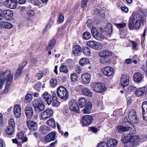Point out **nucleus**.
I'll use <instances>...</instances> for the list:
<instances>
[{
    "label": "nucleus",
    "mask_w": 147,
    "mask_h": 147,
    "mask_svg": "<svg viewBox=\"0 0 147 147\" xmlns=\"http://www.w3.org/2000/svg\"><path fill=\"white\" fill-rule=\"evenodd\" d=\"M141 68L142 70L145 72L147 74V65H142V66Z\"/></svg>",
    "instance_id": "61"
},
{
    "label": "nucleus",
    "mask_w": 147,
    "mask_h": 147,
    "mask_svg": "<svg viewBox=\"0 0 147 147\" xmlns=\"http://www.w3.org/2000/svg\"><path fill=\"white\" fill-rule=\"evenodd\" d=\"M26 124L28 128L31 131H35L38 129L37 124L34 121L28 120L26 121Z\"/></svg>",
    "instance_id": "13"
},
{
    "label": "nucleus",
    "mask_w": 147,
    "mask_h": 147,
    "mask_svg": "<svg viewBox=\"0 0 147 147\" xmlns=\"http://www.w3.org/2000/svg\"><path fill=\"white\" fill-rule=\"evenodd\" d=\"M101 72L105 75L110 76L114 74V70L110 67H104L101 69Z\"/></svg>",
    "instance_id": "10"
},
{
    "label": "nucleus",
    "mask_w": 147,
    "mask_h": 147,
    "mask_svg": "<svg viewBox=\"0 0 147 147\" xmlns=\"http://www.w3.org/2000/svg\"><path fill=\"white\" fill-rule=\"evenodd\" d=\"M133 78L134 81L136 82H140L143 79L142 75L139 72L136 73L134 75Z\"/></svg>",
    "instance_id": "27"
},
{
    "label": "nucleus",
    "mask_w": 147,
    "mask_h": 147,
    "mask_svg": "<svg viewBox=\"0 0 147 147\" xmlns=\"http://www.w3.org/2000/svg\"><path fill=\"white\" fill-rule=\"evenodd\" d=\"M13 113L16 118H19L21 115V106L19 105H16L14 107Z\"/></svg>",
    "instance_id": "17"
},
{
    "label": "nucleus",
    "mask_w": 147,
    "mask_h": 147,
    "mask_svg": "<svg viewBox=\"0 0 147 147\" xmlns=\"http://www.w3.org/2000/svg\"><path fill=\"white\" fill-rule=\"evenodd\" d=\"M145 92V88L142 87L137 89L135 92V94L138 96H141L144 94Z\"/></svg>",
    "instance_id": "30"
},
{
    "label": "nucleus",
    "mask_w": 147,
    "mask_h": 147,
    "mask_svg": "<svg viewBox=\"0 0 147 147\" xmlns=\"http://www.w3.org/2000/svg\"><path fill=\"white\" fill-rule=\"evenodd\" d=\"M96 14L98 15H101L103 13L102 10L100 8H96L94 11Z\"/></svg>",
    "instance_id": "52"
},
{
    "label": "nucleus",
    "mask_w": 147,
    "mask_h": 147,
    "mask_svg": "<svg viewBox=\"0 0 147 147\" xmlns=\"http://www.w3.org/2000/svg\"><path fill=\"white\" fill-rule=\"evenodd\" d=\"M64 18L63 13L62 12H60L58 18L59 21L61 22H63L64 20Z\"/></svg>",
    "instance_id": "54"
},
{
    "label": "nucleus",
    "mask_w": 147,
    "mask_h": 147,
    "mask_svg": "<svg viewBox=\"0 0 147 147\" xmlns=\"http://www.w3.org/2000/svg\"><path fill=\"white\" fill-rule=\"evenodd\" d=\"M22 70L23 69H21L20 67H18L16 70L15 75L14 78L15 79H16L18 78L19 76L22 75Z\"/></svg>",
    "instance_id": "42"
},
{
    "label": "nucleus",
    "mask_w": 147,
    "mask_h": 147,
    "mask_svg": "<svg viewBox=\"0 0 147 147\" xmlns=\"http://www.w3.org/2000/svg\"><path fill=\"white\" fill-rule=\"evenodd\" d=\"M8 126L15 128V123L14 120L13 118H10L8 121Z\"/></svg>",
    "instance_id": "47"
},
{
    "label": "nucleus",
    "mask_w": 147,
    "mask_h": 147,
    "mask_svg": "<svg viewBox=\"0 0 147 147\" xmlns=\"http://www.w3.org/2000/svg\"><path fill=\"white\" fill-rule=\"evenodd\" d=\"M7 76V77H5L4 80L0 79V89L2 88L3 82L6 80L7 83L5 87V89L4 90L5 92H7L8 91V88L9 87L11 82L12 81L13 76L11 74V71L9 70H7L5 72L0 71V77Z\"/></svg>",
    "instance_id": "2"
},
{
    "label": "nucleus",
    "mask_w": 147,
    "mask_h": 147,
    "mask_svg": "<svg viewBox=\"0 0 147 147\" xmlns=\"http://www.w3.org/2000/svg\"><path fill=\"white\" fill-rule=\"evenodd\" d=\"M78 102L80 107L82 108L83 107L86 105L87 101L84 98L81 97L78 99Z\"/></svg>",
    "instance_id": "31"
},
{
    "label": "nucleus",
    "mask_w": 147,
    "mask_h": 147,
    "mask_svg": "<svg viewBox=\"0 0 147 147\" xmlns=\"http://www.w3.org/2000/svg\"><path fill=\"white\" fill-rule=\"evenodd\" d=\"M86 24L88 27H90L92 26V24L91 20L88 19L87 21Z\"/></svg>",
    "instance_id": "62"
},
{
    "label": "nucleus",
    "mask_w": 147,
    "mask_h": 147,
    "mask_svg": "<svg viewBox=\"0 0 147 147\" xmlns=\"http://www.w3.org/2000/svg\"><path fill=\"white\" fill-rule=\"evenodd\" d=\"M83 35L84 38L86 40L90 39L91 37V35L90 33L87 32H84Z\"/></svg>",
    "instance_id": "46"
},
{
    "label": "nucleus",
    "mask_w": 147,
    "mask_h": 147,
    "mask_svg": "<svg viewBox=\"0 0 147 147\" xmlns=\"http://www.w3.org/2000/svg\"><path fill=\"white\" fill-rule=\"evenodd\" d=\"M33 106L35 109V112L39 113L41 111L43 110L45 108V106L43 103L41 99L37 98L33 101Z\"/></svg>",
    "instance_id": "4"
},
{
    "label": "nucleus",
    "mask_w": 147,
    "mask_h": 147,
    "mask_svg": "<svg viewBox=\"0 0 147 147\" xmlns=\"http://www.w3.org/2000/svg\"><path fill=\"white\" fill-rule=\"evenodd\" d=\"M69 109L71 111H74L78 112L79 111V108L78 104L75 100H71L69 101Z\"/></svg>",
    "instance_id": "11"
},
{
    "label": "nucleus",
    "mask_w": 147,
    "mask_h": 147,
    "mask_svg": "<svg viewBox=\"0 0 147 147\" xmlns=\"http://www.w3.org/2000/svg\"><path fill=\"white\" fill-rule=\"evenodd\" d=\"M104 31L107 34L109 35H110L113 31L112 24L109 23H107L106 25Z\"/></svg>",
    "instance_id": "29"
},
{
    "label": "nucleus",
    "mask_w": 147,
    "mask_h": 147,
    "mask_svg": "<svg viewBox=\"0 0 147 147\" xmlns=\"http://www.w3.org/2000/svg\"><path fill=\"white\" fill-rule=\"evenodd\" d=\"M87 0H84L81 3V6H82L84 8L85 7H86L87 6Z\"/></svg>",
    "instance_id": "60"
},
{
    "label": "nucleus",
    "mask_w": 147,
    "mask_h": 147,
    "mask_svg": "<svg viewBox=\"0 0 147 147\" xmlns=\"http://www.w3.org/2000/svg\"><path fill=\"white\" fill-rule=\"evenodd\" d=\"M51 86L53 88L55 87L57 84V81L56 79L53 78L50 80Z\"/></svg>",
    "instance_id": "45"
},
{
    "label": "nucleus",
    "mask_w": 147,
    "mask_h": 147,
    "mask_svg": "<svg viewBox=\"0 0 147 147\" xmlns=\"http://www.w3.org/2000/svg\"><path fill=\"white\" fill-rule=\"evenodd\" d=\"M91 32L92 35L94 37L98 32L96 28L95 27H93L92 28Z\"/></svg>",
    "instance_id": "55"
},
{
    "label": "nucleus",
    "mask_w": 147,
    "mask_h": 147,
    "mask_svg": "<svg viewBox=\"0 0 147 147\" xmlns=\"http://www.w3.org/2000/svg\"><path fill=\"white\" fill-rule=\"evenodd\" d=\"M117 140L114 139H111L108 140L107 143L108 147H116L117 144Z\"/></svg>",
    "instance_id": "26"
},
{
    "label": "nucleus",
    "mask_w": 147,
    "mask_h": 147,
    "mask_svg": "<svg viewBox=\"0 0 147 147\" xmlns=\"http://www.w3.org/2000/svg\"><path fill=\"white\" fill-rule=\"evenodd\" d=\"M32 96L30 94H27L25 97L24 102L26 103L29 102L32 100Z\"/></svg>",
    "instance_id": "44"
},
{
    "label": "nucleus",
    "mask_w": 147,
    "mask_h": 147,
    "mask_svg": "<svg viewBox=\"0 0 147 147\" xmlns=\"http://www.w3.org/2000/svg\"><path fill=\"white\" fill-rule=\"evenodd\" d=\"M131 137V135L129 134H124L122 135L121 138V141L124 144L125 146V144L127 143L128 141H129Z\"/></svg>",
    "instance_id": "28"
},
{
    "label": "nucleus",
    "mask_w": 147,
    "mask_h": 147,
    "mask_svg": "<svg viewBox=\"0 0 147 147\" xmlns=\"http://www.w3.org/2000/svg\"><path fill=\"white\" fill-rule=\"evenodd\" d=\"M93 120L92 116L89 115H84L83 116L81 121L84 125L86 126L89 125Z\"/></svg>",
    "instance_id": "9"
},
{
    "label": "nucleus",
    "mask_w": 147,
    "mask_h": 147,
    "mask_svg": "<svg viewBox=\"0 0 147 147\" xmlns=\"http://www.w3.org/2000/svg\"><path fill=\"white\" fill-rule=\"evenodd\" d=\"M82 91L83 94L84 96L90 97L92 95L91 91L87 88L83 89Z\"/></svg>",
    "instance_id": "32"
},
{
    "label": "nucleus",
    "mask_w": 147,
    "mask_h": 147,
    "mask_svg": "<svg viewBox=\"0 0 147 147\" xmlns=\"http://www.w3.org/2000/svg\"><path fill=\"white\" fill-rule=\"evenodd\" d=\"M79 63L81 65L84 66L89 63V61L88 59L85 58H83L80 60Z\"/></svg>",
    "instance_id": "39"
},
{
    "label": "nucleus",
    "mask_w": 147,
    "mask_h": 147,
    "mask_svg": "<svg viewBox=\"0 0 147 147\" xmlns=\"http://www.w3.org/2000/svg\"><path fill=\"white\" fill-rule=\"evenodd\" d=\"M42 86L41 83L40 82H38L34 86V88L37 91L39 90Z\"/></svg>",
    "instance_id": "51"
},
{
    "label": "nucleus",
    "mask_w": 147,
    "mask_h": 147,
    "mask_svg": "<svg viewBox=\"0 0 147 147\" xmlns=\"http://www.w3.org/2000/svg\"><path fill=\"white\" fill-rule=\"evenodd\" d=\"M5 5L7 7L14 9L17 6V2L14 0H6L4 2Z\"/></svg>",
    "instance_id": "14"
},
{
    "label": "nucleus",
    "mask_w": 147,
    "mask_h": 147,
    "mask_svg": "<svg viewBox=\"0 0 147 147\" xmlns=\"http://www.w3.org/2000/svg\"><path fill=\"white\" fill-rule=\"evenodd\" d=\"M91 88L93 91L97 92H103L106 89L104 84L100 82H94L91 85Z\"/></svg>",
    "instance_id": "6"
},
{
    "label": "nucleus",
    "mask_w": 147,
    "mask_h": 147,
    "mask_svg": "<svg viewBox=\"0 0 147 147\" xmlns=\"http://www.w3.org/2000/svg\"><path fill=\"white\" fill-rule=\"evenodd\" d=\"M28 14L29 16H32L34 14V12L32 10H30L28 11Z\"/></svg>",
    "instance_id": "63"
},
{
    "label": "nucleus",
    "mask_w": 147,
    "mask_h": 147,
    "mask_svg": "<svg viewBox=\"0 0 147 147\" xmlns=\"http://www.w3.org/2000/svg\"><path fill=\"white\" fill-rule=\"evenodd\" d=\"M82 49L79 45H75L72 49V54L75 56H78L81 54Z\"/></svg>",
    "instance_id": "15"
},
{
    "label": "nucleus",
    "mask_w": 147,
    "mask_h": 147,
    "mask_svg": "<svg viewBox=\"0 0 147 147\" xmlns=\"http://www.w3.org/2000/svg\"><path fill=\"white\" fill-rule=\"evenodd\" d=\"M84 54L87 56H90L91 54L90 48L88 47H85L82 49Z\"/></svg>",
    "instance_id": "43"
},
{
    "label": "nucleus",
    "mask_w": 147,
    "mask_h": 147,
    "mask_svg": "<svg viewBox=\"0 0 147 147\" xmlns=\"http://www.w3.org/2000/svg\"><path fill=\"white\" fill-rule=\"evenodd\" d=\"M18 138L19 140H22V142H25L27 141L28 138L25 137H24V134L23 132H21L18 134Z\"/></svg>",
    "instance_id": "35"
},
{
    "label": "nucleus",
    "mask_w": 147,
    "mask_h": 147,
    "mask_svg": "<svg viewBox=\"0 0 147 147\" xmlns=\"http://www.w3.org/2000/svg\"><path fill=\"white\" fill-rule=\"evenodd\" d=\"M144 16H141L138 13H133L129 20L128 26L129 29L139 28L141 26V23L144 24Z\"/></svg>",
    "instance_id": "1"
},
{
    "label": "nucleus",
    "mask_w": 147,
    "mask_h": 147,
    "mask_svg": "<svg viewBox=\"0 0 147 147\" xmlns=\"http://www.w3.org/2000/svg\"><path fill=\"white\" fill-rule=\"evenodd\" d=\"M94 37L96 39L98 40H102L105 38L104 34H101L98 32L94 36Z\"/></svg>",
    "instance_id": "41"
},
{
    "label": "nucleus",
    "mask_w": 147,
    "mask_h": 147,
    "mask_svg": "<svg viewBox=\"0 0 147 147\" xmlns=\"http://www.w3.org/2000/svg\"><path fill=\"white\" fill-rule=\"evenodd\" d=\"M42 96L48 105H50L51 104L52 101V97L49 93L45 92L42 94Z\"/></svg>",
    "instance_id": "23"
},
{
    "label": "nucleus",
    "mask_w": 147,
    "mask_h": 147,
    "mask_svg": "<svg viewBox=\"0 0 147 147\" xmlns=\"http://www.w3.org/2000/svg\"><path fill=\"white\" fill-rule=\"evenodd\" d=\"M142 142L140 138L138 136H132L129 141L125 144V147L136 146L140 145Z\"/></svg>",
    "instance_id": "3"
},
{
    "label": "nucleus",
    "mask_w": 147,
    "mask_h": 147,
    "mask_svg": "<svg viewBox=\"0 0 147 147\" xmlns=\"http://www.w3.org/2000/svg\"><path fill=\"white\" fill-rule=\"evenodd\" d=\"M3 11L4 18L7 20H11L13 16V11L9 9H4Z\"/></svg>",
    "instance_id": "22"
},
{
    "label": "nucleus",
    "mask_w": 147,
    "mask_h": 147,
    "mask_svg": "<svg viewBox=\"0 0 147 147\" xmlns=\"http://www.w3.org/2000/svg\"><path fill=\"white\" fill-rule=\"evenodd\" d=\"M55 132H52L49 133L45 137V141L47 142H49L55 139Z\"/></svg>",
    "instance_id": "24"
},
{
    "label": "nucleus",
    "mask_w": 147,
    "mask_h": 147,
    "mask_svg": "<svg viewBox=\"0 0 147 147\" xmlns=\"http://www.w3.org/2000/svg\"><path fill=\"white\" fill-rule=\"evenodd\" d=\"M0 26L1 27L7 29H10L13 27V25L11 23L4 21L0 22Z\"/></svg>",
    "instance_id": "25"
},
{
    "label": "nucleus",
    "mask_w": 147,
    "mask_h": 147,
    "mask_svg": "<svg viewBox=\"0 0 147 147\" xmlns=\"http://www.w3.org/2000/svg\"><path fill=\"white\" fill-rule=\"evenodd\" d=\"M129 82V78L126 74L123 75L121 78V86L123 87L127 86Z\"/></svg>",
    "instance_id": "21"
},
{
    "label": "nucleus",
    "mask_w": 147,
    "mask_h": 147,
    "mask_svg": "<svg viewBox=\"0 0 147 147\" xmlns=\"http://www.w3.org/2000/svg\"><path fill=\"white\" fill-rule=\"evenodd\" d=\"M107 144L104 142H102L98 144L97 147H107Z\"/></svg>",
    "instance_id": "57"
},
{
    "label": "nucleus",
    "mask_w": 147,
    "mask_h": 147,
    "mask_svg": "<svg viewBox=\"0 0 147 147\" xmlns=\"http://www.w3.org/2000/svg\"><path fill=\"white\" fill-rule=\"evenodd\" d=\"M15 128V127L8 126L7 129L6 130V133L9 135H11L14 132Z\"/></svg>",
    "instance_id": "37"
},
{
    "label": "nucleus",
    "mask_w": 147,
    "mask_h": 147,
    "mask_svg": "<svg viewBox=\"0 0 147 147\" xmlns=\"http://www.w3.org/2000/svg\"><path fill=\"white\" fill-rule=\"evenodd\" d=\"M55 44V40L54 39H51L48 44V46L46 47V50L48 51L53 48Z\"/></svg>",
    "instance_id": "33"
},
{
    "label": "nucleus",
    "mask_w": 147,
    "mask_h": 147,
    "mask_svg": "<svg viewBox=\"0 0 147 147\" xmlns=\"http://www.w3.org/2000/svg\"><path fill=\"white\" fill-rule=\"evenodd\" d=\"M142 13L145 16H147V9L146 8H142L140 9Z\"/></svg>",
    "instance_id": "58"
},
{
    "label": "nucleus",
    "mask_w": 147,
    "mask_h": 147,
    "mask_svg": "<svg viewBox=\"0 0 147 147\" xmlns=\"http://www.w3.org/2000/svg\"><path fill=\"white\" fill-rule=\"evenodd\" d=\"M43 75V72L42 71H39L38 73L37 74L36 77L38 78V80H40L42 77Z\"/></svg>",
    "instance_id": "56"
},
{
    "label": "nucleus",
    "mask_w": 147,
    "mask_h": 147,
    "mask_svg": "<svg viewBox=\"0 0 147 147\" xmlns=\"http://www.w3.org/2000/svg\"><path fill=\"white\" fill-rule=\"evenodd\" d=\"M57 94L61 99L65 100L68 97L69 94L67 89L64 87L61 86L57 90Z\"/></svg>",
    "instance_id": "5"
},
{
    "label": "nucleus",
    "mask_w": 147,
    "mask_h": 147,
    "mask_svg": "<svg viewBox=\"0 0 147 147\" xmlns=\"http://www.w3.org/2000/svg\"><path fill=\"white\" fill-rule=\"evenodd\" d=\"M24 110L25 115L26 117L29 119L31 118L34 114V111L32 108L28 105H26Z\"/></svg>",
    "instance_id": "16"
},
{
    "label": "nucleus",
    "mask_w": 147,
    "mask_h": 147,
    "mask_svg": "<svg viewBox=\"0 0 147 147\" xmlns=\"http://www.w3.org/2000/svg\"><path fill=\"white\" fill-rule=\"evenodd\" d=\"M142 112L147 111V102L144 101L142 104Z\"/></svg>",
    "instance_id": "50"
},
{
    "label": "nucleus",
    "mask_w": 147,
    "mask_h": 147,
    "mask_svg": "<svg viewBox=\"0 0 147 147\" xmlns=\"http://www.w3.org/2000/svg\"><path fill=\"white\" fill-rule=\"evenodd\" d=\"M59 71L61 73L67 74L69 72L68 69L65 65H61L59 68Z\"/></svg>",
    "instance_id": "40"
},
{
    "label": "nucleus",
    "mask_w": 147,
    "mask_h": 147,
    "mask_svg": "<svg viewBox=\"0 0 147 147\" xmlns=\"http://www.w3.org/2000/svg\"><path fill=\"white\" fill-rule=\"evenodd\" d=\"M47 123L52 127H55L56 126L55 121L54 119L52 118L50 119L47 121Z\"/></svg>",
    "instance_id": "36"
},
{
    "label": "nucleus",
    "mask_w": 147,
    "mask_h": 147,
    "mask_svg": "<svg viewBox=\"0 0 147 147\" xmlns=\"http://www.w3.org/2000/svg\"><path fill=\"white\" fill-rule=\"evenodd\" d=\"M53 114V111L48 109L43 111L41 114V117L43 120H45L51 117Z\"/></svg>",
    "instance_id": "12"
},
{
    "label": "nucleus",
    "mask_w": 147,
    "mask_h": 147,
    "mask_svg": "<svg viewBox=\"0 0 147 147\" xmlns=\"http://www.w3.org/2000/svg\"><path fill=\"white\" fill-rule=\"evenodd\" d=\"M129 41L131 42L132 45V48L134 50H136L137 49V47L138 46V44L135 41L129 40Z\"/></svg>",
    "instance_id": "53"
},
{
    "label": "nucleus",
    "mask_w": 147,
    "mask_h": 147,
    "mask_svg": "<svg viewBox=\"0 0 147 147\" xmlns=\"http://www.w3.org/2000/svg\"><path fill=\"white\" fill-rule=\"evenodd\" d=\"M128 117L130 122L133 123H136L138 122V120L136 113L134 110L131 109L129 112Z\"/></svg>",
    "instance_id": "8"
},
{
    "label": "nucleus",
    "mask_w": 147,
    "mask_h": 147,
    "mask_svg": "<svg viewBox=\"0 0 147 147\" xmlns=\"http://www.w3.org/2000/svg\"><path fill=\"white\" fill-rule=\"evenodd\" d=\"M142 113L144 119L146 121H147V111H146L145 112H144Z\"/></svg>",
    "instance_id": "64"
},
{
    "label": "nucleus",
    "mask_w": 147,
    "mask_h": 147,
    "mask_svg": "<svg viewBox=\"0 0 147 147\" xmlns=\"http://www.w3.org/2000/svg\"><path fill=\"white\" fill-rule=\"evenodd\" d=\"M131 129L129 126H124L121 125H118L117 127L116 130L118 132L120 133H122L125 131H128L131 132L132 133H134L131 131Z\"/></svg>",
    "instance_id": "19"
},
{
    "label": "nucleus",
    "mask_w": 147,
    "mask_h": 147,
    "mask_svg": "<svg viewBox=\"0 0 147 147\" xmlns=\"http://www.w3.org/2000/svg\"><path fill=\"white\" fill-rule=\"evenodd\" d=\"M81 82L84 84H87L89 83L90 81L91 76L88 73H84L82 75Z\"/></svg>",
    "instance_id": "18"
},
{
    "label": "nucleus",
    "mask_w": 147,
    "mask_h": 147,
    "mask_svg": "<svg viewBox=\"0 0 147 147\" xmlns=\"http://www.w3.org/2000/svg\"><path fill=\"white\" fill-rule=\"evenodd\" d=\"M78 77L76 73H72L71 75V79L72 81L75 82L78 80Z\"/></svg>",
    "instance_id": "48"
},
{
    "label": "nucleus",
    "mask_w": 147,
    "mask_h": 147,
    "mask_svg": "<svg viewBox=\"0 0 147 147\" xmlns=\"http://www.w3.org/2000/svg\"><path fill=\"white\" fill-rule=\"evenodd\" d=\"M99 56L101 57H105L111 56L112 54V52L109 50H102L98 53Z\"/></svg>",
    "instance_id": "20"
},
{
    "label": "nucleus",
    "mask_w": 147,
    "mask_h": 147,
    "mask_svg": "<svg viewBox=\"0 0 147 147\" xmlns=\"http://www.w3.org/2000/svg\"><path fill=\"white\" fill-rule=\"evenodd\" d=\"M87 45L91 48L96 50H100L103 48L101 44L94 41H90L87 43Z\"/></svg>",
    "instance_id": "7"
},
{
    "label": "nucleus",
    "mask_w": 147,
    "mask_h": 147,
    "mask_svg": "<svg viewBox=\"0 0 147 147\" xmlns=\"http://www.w3.org/2000/svg\"><path fill=\"white\" fill-rule=\"evenodd\" d=\"M115 25L118 28L125 27L126 26V24L125 23L121 22L119 24H115Z\"/></svg>",
    "instance_id": "49"
},
{
    "label": "nucleus",
    "mask_w": 147,
    "mask_h": 147,
    "mask_svg": "<svg viewBox=\"0 0 147 147\" xmlns=\"http://www.w3.org/2000/svg\"><path fill=\"white\" fill-rule=\"evenodd\" d=\"M40 130L42 134H46L49 131L50 129L46 126L44 125L40 127Z\"/></svg>",
    "instance_id": "34"
},
{
    "label": "nucleus",
    "mask_w": 147,
    "mask_h": 147,
    "mask_svg": "<svg viewBox=\"0 0 147 147\" xmlns=\"http://www.w3.org/2000/svg\"><path fill=\"white\" fill-rule=\"evenodd\" d=\"M101 63L105 65H107L111 63V61L109 58L105 57V58L101 59H100Z\"/></svg>",
    "instance_id": "38"
},
{
    "label": "nucleus",
    "mask_w": 147,
    "mask_h": 147,
    "mask_svg": "<svg viewBox=\"0 0 147 147\" xmlns=\"http://www.w3.org/2000/svg\"><path fill=\"white\" fill-rule=\"evenodd\" d=\"M91 110L85 107L82 110L83 113H89L90 112Z\"/></svg>",
    "instance_id": "59"
}]
</instances>
